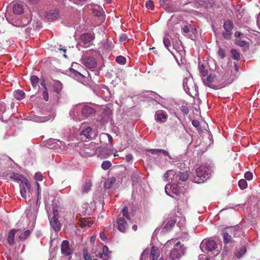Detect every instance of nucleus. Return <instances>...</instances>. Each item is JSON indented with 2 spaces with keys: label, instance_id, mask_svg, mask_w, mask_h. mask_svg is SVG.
<instances>
[{
  "label": "nucleus",
  "instance_id": "f257e3e1",
  "mask_svg": "<svg viewBox=\"0 0 260 260\" xmlns=\"http://www.w3.org/2000/svg\"><path fill=\"white\" fill-rule=\"evenodd\" d=\"M212 170L210 166H201L196 169L197 175L200 178L199 182H203L208 179Z\"/></svg>",
  "mask_w": 260,
  "mask_h": 260
},
{
  "label": "nucleus",
  "instance_id": "f03ea898",
  "mask_svg": "<svg viewBox=\"0 0 260 260\" xmlns=\"http://www.w3.org/2000/svg\"><path fill=\"white\" fill-rule=\"evenodd\" d=\"M96 153V148L94 144L90 143L85 145L80 150V154L84 157H89Z\"/></svg>",
  "mask_w": 260,
  "mask_h": 260
},
{
  "label": "nucleus",
  "instance_id": "7ed1b4c3",
  "mask_svg": "<svg viewBox=\"0 0 260 260\" xmlns=\"http://www.w3.org/2000/svg\"><path fill=\"white\" fill-rule=\"evenodd\" d=\"M80 39L85 47L90 45L92 41L95 39L94 35L90 33H84L81 35Z\"/></svg>",
  "mask_w": 260,
  "mask_h": 260
},
{
  "label": "nucleus",
  "instance_id": "20e7f679",
  "mask_svg": "<svg viewBox=\"0 0 260 260\" xmlns=\"http://www.w3.org/2000/svg\"><path fill=\"white\" fill-rule=\"evenodd\" d=\"M53 216L50 220V225L54 231L59 232L61 230V224L58 218L56 217V212L53 211Z\"/></svg>",
  "mask_w": 260,
  "mask_h": 260
},
{
  "label": "nucleus",
  "instance_id": "39448f33",
  "mask_svg": "<svg viewBox=\"0 0 260 260\" xmlns=\"http://www.w3.org/2000/svg\"><path fill=\"white\" fill-rule=\"evenodd\" d=\"M61 252L65 256H69L72 254V250L70 247L69 242L63 240L61 244Z\"/></svg>",
  "mask_w": 260,
  "mask_h": 260
},
{
  "label": "nucleus",
  "instance_id": "423d86ee",
  "mask_svg": "<svg viewBox=\"0 0 260 260\" xmlns=\"http://www.w3.org/2000/svg\"><path fill=\"white\" fill-rule=\"evenodd\" d=\"M30 183L28 180H24V182L20 184V192L23 198H26V190L30 188Z\"/></svg>",
  "mask_w": 260,
  "mask_h": 260
},
{
  "label": "nucleus",
  "instance_id": "0eeeda50",
  "mask_svg": "<svg viewBox=\"0 0 260 260\" xmlns=\"http://www.w3.org/2000/svg\"><path fill=\"white\" fill-rule=\"evenodd\" d=\"M225 232V237H226L230 234L233 238H236L240 235L241 231L235 226L228 228Z\"/></svg>",
  "mask_w": 260,
  "mask_h": 260
},
{
  "label": "nucleus",
  "instance_id": "6e6552de",
  "mask_svg": "<svg viewBox=\"0 0 260 260\" xmlns=\"http://www.w3.org/2000/svg\"><path fill=\"white\" fill-rule=\"evenodd\" d=\"M82 63L88 68H93L96 66V61L93 57H87L83 59Z\"/></svg>",
  "mask_w": 260,
  "mask_h": 260
},
{
  "label": "nucleus",
  "instance_id": "1a4fd4ad",
  "mask_svg": "<svg viewBox=\"0 0 260 260\" xmlns=\"http://www.w3.org/2000/svg\"><path fill=\"white\" fill-rule=\"evenodd\" d=\"M117 222L118 224V229L122 233L125 232L128 226L125 219L123 217H120L118 219Z\"/></svg>",
  "mask_w": 260,
  "mask_h": 260
},
{
  "label": "nucleus",
  "instance_id": "9d476101",
  "mask_svg": "<svg viewBox=\"0 0 260 260\" xmlns=\"http://www.w3.org/2000/svg\"><path fill=\"white\" fill-rule=\"evenodd\" d=\"M204 244H202L203 247H204ZM205 249L209 251H212L215 249L217 247V245L214 240H208L205 243Z\"/></svg>",
  "mask_w": 260,
  "mask_h": 260
},
{
  "label": "nucleus",
  "instance_id": "9b49d317",
  "mask_svg": "<svg viewBox=\"0 0 260 260\" xmlns=\"http://www.w3.org/2000/svg\"><path fill=\"white\" fill-rule=\"evenodd\" d=\"M206 77V79H203L205 84L210 88L216 89V86L213 84L215 76L208 75Z\"/></svg>",
  "mask_w": 260,
  "mask_h": 260
},
{
  "label": "nucleus",
  "instance_id": "f8f14e48",
  "mask_svg": "<svg viewBox=\"0 0 260 260\" xmlns=\"http://www.w3.org/2000/svg\"><path fill=\"white\" fill-rule=\"evenodd\" d=\"M160 255V251L158 247L153 246L151 247L150 258L151 260H158Z\"/></svg>",
  "mask_w": 260,
  "mask_h": 260
},
{
  "label": "nucleus",
  "instance_id": "ddd939ff",
  "mask_svg": "<svg viewBox=\"0 0 260 260\" xmlns=\"http://www.w3.org/2000/svg\"><path fill=\"white\" fill-rule=\"evenodd\" d=\"M58 11L53 10L49 11L46 14V18L49 20H54L56 19L58 16Z\"/></svg>",
  "mask_w": 260,
  "mask_h": 260
},
{
  "label": "nucleus",
  "instance_id": "4468645a",
  "mask_svg": "<svg viewBox=\"0 0 260 260\" xmlns=\"http://www.w3.org/2000/svg\"><path fill=\"white\" fill-rule=\"evenodd\" d=\"M10 179L17 181H21V183L24 182V180H27L23 175L17 173H12L10 174Z\"/></svg>",
  "mask_w": 260,
  "mask_h": 260
},
{
  "label": "nucleus",
  "instance_id": "2eb2a0df",
  "mask_svg": "<svg viewBox=\"0 0 260 260\" xmlns=\"http://www.w3.org/2000/svg\"><path fill=\"white\" fill-rule=\"evenodd\" d=\"M181 257V253L177 248H174L170 252L169 257L171 260H177Z\"/></svg>",
  "mask_w": 260,
  "mask_h": 260
},
{
  "label": "nucleus",
  "instance_id": "dca6fc26",
  "mask_svg": "<svg viewBox=\"0 0 260 260\" xmlns=\"http://www.w3.org/2000/svg\"><path fill=\"white\" fill-rule=\"evenodd\" d=\"M18 231V230L12 229L8 233V242L10 245H12L14 243L15 235Z\"/></svg>",
  "mask_w": 260,
  "mask_h": 260
},
{
  "label": "nucleus",
  "instance_id": "f3484780",
  "mask_svg": "<svg viewBox=\"0 0 260 260\" xmlns=\"http://www.w3.org/2000/svg\"><path fill=\"white\" fill-rule=\"evenodd\" d=\"M92 129L90 127H87L80 133V135L83 136L85 139H90L92 135Z\"/></svg>",
  "mask_w": 260,
  "mask_h": 260
},
{
  "label": "nucleus",
  "instance_id": "a211bd4d",
  "mask_svg": "<svg viewBox=\"0 0 260 260\" xmlns=\"http://www.w3.org/2000/svg\"><path fill=\"white\" fill-rule=\"evenodd\" d=\"M82 112L85 116H88L90 115L94 114L95 110L93 108L89 106H85L82 108Z\"/></svg>",
  "mask_w": 260,
  "mask_h": 260
},
{
  "label": "nucleus",
  "instance_id": "6ab92c4d",
  "mask_svg": "<svg viewBox=\"0 0 260 260\" xmlns=\"http://www.w3.org/2000/svg\"><path fill=\"white\" fill-rule=\"evenodd\" d=\"M92 183L90 180H86L82 188V193H87L91 188Z\"/></svg>",
  "mask_w": 260,
  "mask_h": 260
},
{
  "label": "nucleus",
  "instance_id": "aec40b11",
  "mask_svg": "<svg viewBox=\"0 0 260 260\" xmlns=\"http://www.w3.org/2000/svg\"><path fill=\"white\" fill-rule=\"evenodd\" d=\"M155 119L158 122L162 121L163 119L166 120L167 116L166 113L165 112H157L156 113Z\"/></svg>",
  "mask_w": 260,
  "mask_h": 260
},
{
  "label": "nucleus",
  "instance_id": "412c9836",
  "mask_svg": "<svg viewBox=\"0 0 260 260\" xmlns=\"http://www.w3.org/2000/svg\"><path fill=\"white\" fill-rule=\"evenodd\" d=\"M175 240L174 239H171L170 240H168L167 242L165 244V246H166V248H171L172 246L174 245L175 247H178L180 246V249L182 248V247H183V245L180 246L181 243L180 241L177 242L176 243H175Z\"/></svg>",
  "mask_w": 260,
  "mask_h": 260
},
{
  "label": "nucleus",
  "instance_id": "4be33fe9",
  "mask_svg": "<svg viewBox=\"0 0 260 260\" xmlns=\"http://www.w3.org/2000/svg\"><path fill=\"white\" fill-rule=\"evenodd\" d=\"M199 70L202 78H205L208 75V71L206 69L205 66L203 64H199Z\"/></svg>",
  "mask_w": 260,
  "mask_h": 260
},
{
  "label": "nucleus",
  "instance_id": "5701e85b",
  "mask_svg": "<svg viewBox=\"0 0 260 260\" xmlns=\"http://www.w3.org/2000/svg\"><path fill=\"white\" fill-rule=\"evenodd\" d=\"M81 227H85L87 225L90 226L92 224L91 221L86 218H81L79 219V223Z\"/></svg>",
  "mask_w": 260,
  "mask_h": 260
},
{
  "label": "nucleus",
  "instance_id": "b1692460",
  "mask_svg": "<svg viewBox=\"0 0 260 260\" xmlns=\"http://www.w3.org/2000/svg\"><path fill=\"white\" fill-rule=\"evenodd\" d=\"M13 11L15 14L19 15L23 12V9L22 5L19 4H16L13 6Z\"/></svg>",
  "mask_w": 260,
  "mask_h": 260
},
{
  "label": "nucleus",
  "instance_id": "393cba45",
  "mask_svg": "<svg viewBox=\"0 0 260 260\" xmlns=\"http://www.w3.org/2000/svg\"><path fill=\"white\" fill-rule=\"evenodd\" d=\"M30 234V230H26L24 232H19L18 233V238L20 240H24L26 239Z\"/></svg>",
  "mask_w": 260,
  "mask_h": 260
},
{
  "label": "nucleus",
  "instance_id": "a878e982",
  "mask_svg": "<svg viewBox=\"0 0 260 260\" xmlns=\"http://www.w3.org/2000/svg\"><path fill=\"white\" fill-rule=\"evenodd\" d=\"M13 95L18 100L23 99L25 95V93L21 90H15L13 92Z\"/></svg>",
  "mask_w": 260,
  "mask_h": 260
},
{
  "label": "nucleus",
  "instance_id": "bb28decb",
  "mask_svg": "<svg viewBox=\"0 0 260 260\" xmlns=\"http://www.w3.org/2000/svg\"><path fill=\"white\" fill-rule=\"evenodd\" d=\"M53 87L54 92L58 93L62 89V85L60 81L56 80L54 82Z\"/></svg>",
  "mask_w": 260,
  "mask_h": 260
},
{
  "label": "nucleus",
  "instance_id": "cd10ccee",
  "mask_svg": "<svg viewBox=\"0 0 260 260\" xmlns=\"http://www.w3.org/2000/svg\"><path fill=\"white\" fill-rule=\"evenodd\" d=\"M148 151L150 152L152 154H158L159 153H161L162 155H164L165 156L169 155V153L167 151H166L165 150H164V149H149L148 150Z\"/></svg>",
  "mask_w": 260,
  "mask_h": 260
},
{
  "label": "nucleus",
  "instance_id": "c85d7f7f",
  "mask_svg": "<svg viewBox=\"0 0 260 260\" xmlns=\"http://www.w3.org/2000/svg\"><path fill=\"white\" fill-rule=\"evenodd\" d=\"M176 223V220L171 219L169 220L166 225L165 226L164 229L166 231H170L172 227H173L175 223Z\"/></svg>",
  "mask_w": 260,
  "mask_h": 260
},
{
  "label": "nucleus",
  "instance_id": "c756f323",
  "mask_svg": "<svg viewBox=\"0 0 260 260\" xmlns=\"http://www.w3.org/2000/svg\"><path fill=\"white\" fill-rule=\"evenodd\" d=\"M223 27L225 30L232 31L234 27L233 23L231 20H226L224 22Z\"/></svg>",
  "mask_w": 260,
  "mask_h": 260
},
{
  "label": "nucleus",
  "instance_id": "7c9ffc66",
  "mask_svg": "<svg viewBox=\"0 0 260 260\" xmlns=\"http://www.w3.org/2000/svg\"><path fill=\"white\" fill-rule=\"evenodd\" d=\"M177 176L179 180L181 181H185L188 178V174L187 172H179Z\"/></svg>",
  "mask_w": 260,
  "mask_h": 260
},
{
  "label": "nucleus",
  "instance_id": "2f4dec72",
  "mask_svg": "<svg viewBox=\"0 0 260 260\" xmlns=\"http://www.w3.org/2000/svg\"><path fill=\"white\" fill-rule=\"evenodd\" d=\"M223 239L224 244H228L229 243H232L234 242L233 237H232L230 234L226 237H225V232H223Z\"/></svg>",
  "mask_w": 260,
  "mask_h": 260
},
{
  "label": "nucleus",
  "instance_id": "473e14b6",
  "mask_svg": "<svg viewBox=\"0 0 260 260\" xmlns=\"http://www.w3.org/2000/svg\"><path fill=\"white\" fill-rule=\"evenodd\" d=\"M246 249L245 247L242 246L241 248H240V249L237 251L235 255L238 258H240L246 252Z\"/></svg>",
  "mask_w": 260,
  "mask_h": 260
},
{
  "label": "nucleus",
  "instance_id": "72a5a7b5",
  "mask_svg": "<svg viewBox=\"0 0 260 260\" xmlns=\"http://www.w3.org/2000/svg\"><path fill=\"white\" fill-rule=\"evenodd\" d=\"M30 82L34 87H36L38 85L39 79L37 76L32 75L30 78Z\"/></svg>",
  "mask_w": 260,
  "mask_h": 260
},
{
  "label": "nucleus",
  "instance_id": "f704fd0d",
  "mask_svg": "<svg viewBox=\"0 0 260 260\" xmlns=\"http://www.w3.org/2000/svg\"><path fill=\"white\" fill-rule=\"evenodd\" d=\"M163 43L165 47L172 53L173 52L170 50L169 47L171 46V41L168 37H165L163 39Z\"/></svg>",
  "mask_w": 260,
  "mask_h": 260
},
{
  "label": "nucleus",
  "instance_id": "c9c22d12",
  "mask_svg": "<svg viewBox=\"0 0 260 260\" xmlns=\"http://www.w3.org/2000/svg\"><path fill=\"white\" fill-rule=\"evenodd\" d=\"M232 57L235 60H239L240 58V53L236 49H232L231 50Z\"/></svg>",
  "mask_w": 260,
  "mask_h": 260
},
{
  "label": "nucleus",
  "instance_id": "e433bc0d",
  "mask_svg": "<svg viewBox=\"0 0 260 260\" xmlns=\"http://www.w3.org/2000/svg\"><path fill=\"white\" fill-rule=\"evenodd\" d=\"M238 185L241 189H244L247 187V183L244 179H240L238 182Z\"/></svg>",
  "mask_w": 260,
  "mask_h": 260
},
{
  "label": "nucleus",
  "instance_id": "4c0bfd02",
  "mask_svg": "<svg viewBox=\"0 0 260 260\" xmlns=\"http://www.w3.org/2000/svg\"><path fill=\"white\" fill-rule=\"evenodd\" d=\"M123 216L126 218L128 220H131L130 215L128 212V209L127 207L125 206L123 207L122 210Z\"/></svg>",
  "mask_w": 260,
  "mask_h": 260
},
{
  "label": "nucleus",
  "instance_id": "58836bf2",
  "mask_svg": "<svg viewBox=\"0 0 260 260\" xmlns=\"http://www.w3.org/2000/svg\"><path fill=\"white\" fill-rule=\"evenodd\" d=\"M111 166V163L109 161H104L101 165L102 168L104 170H107L110 168Z\"/></svg>",
  "mask_w": 260,
  "mask_h": 260
},
{
  "label": "nucleus",
  "instance_id": "ea45409f",
  "mask_svg": "<svg viewBox=\"0 0 260 260\" xmlns=\"http://www.w3.org/2000/svg\"><path fill=\"white\" fill-rule=\"evenodd\" d=\"M145 6L148 9L152 10L154 8V3L151 0L147 1L146 2Z\"/></svg>",
  "mask_w": 260,
  "mask_h": 260
},
{
  "label": "nucleus",
  "instance_id": "a19ab883",
  "mask_svg": "<svg viewBox=\"0 0 260 260\" xmlns=\"http://www.w3.org/2000/svg\"><path fill=\"white\" fill-rule=\"evenodd\" d=\"M84 258L85 260H92L91 255L88 253L87 249L84 248L83 250Z\"/></svg>",
  "mask_w": 260,
  "mask_h": 260
},
{
  "label": "nucleus",
  "instance_id": "79ce46f5",
  "mask_svg": "<svg viewBox=\"0 0 260 260\" xmlns=\"http://www.w3.org/2000/svg\"><path fill=\"white\" fill-rule=\"evenodd\" d=\"M116 61L120 64H125L126 62L125 58L121 55L118 56L116 58Z\"/></svg>",
  "mask_w": 260,
  "mask_h": 260
},
{
  "label": "nucleus",
  "instance_id": "37998d69",
  "mask_svg": "<svg viewBox=\"0 0 260 260\" xmlns=\"http://www.w3.org/2000/svg\"><path fill=\"white\" fill-rule=\"evenodd\" d=\"M222 36L224 37V38L225 39L228 40V39H231V36H232L231 31L225 30V31H224L222 33Z\"/></svg>",
  "mask_w": 260,
  "mask_h": 260
},
{
  "label": "nucleus",
  "instance_id": "c03bdc74",
  "mask_svg": "<svg viewBox=\"0 0 260 260\" xmlns=\"http://www.w3.org/2000/svg\"><path fill=\"white\" fill-rule=\"evenodd\" d=\"M217 54L222 59L225 57V51L220 47H219L218 50L217 51Z\"/></svg>",
  "mask_w": 260,
  "mask_h": 260
},
{
  "label": "nucleus",
  "instance_id": "a18cd8bd",
  "mask_svg": "<svg viewBox=\"0 0 260 260\" xmlns=\"http://www.w3.org/2000/svg\"><path fill=\"white\" fill-rule=\"evenodd\" d=\"M244 177L247 180H251L253 178V174L251 172L247 171L245 173Z\"/></svg>",
  "mask_w": 260,
  "mask_h": 260
},
{
  "label": "nucleus",
  "instance_id": "49530a36",
  "mask_svg": "<svg viewBox=\"0 0 260 260\" xmlns=\"http://www.w3.org/2000/svg\"><path fill=\"white\" fill-rule=\"evenodd\" d=\"M103 253L105 256H109L110 251L108 247L107 246H104L103 247Z\"/></svg>",
  "mask_w": 260,
  "mask_h": 260
},
{
  "label": "nucleus",
  "instance_id": "de8ad7c7",
  "mask_svg": "<svg viewBox=\"0 0 260 260\" xmlns=\"http://www.w3.org/2000/svg\"><path fill=\"white\" fill-rule=\"evenodd\" d=\"M192 124L195 127L197 128V129L201 128L200 123L198 120L196 119L193 120L192 121Z\"/></svg>",
  "mask_w": 260,
  "mask_h": 260
},
{
  "label": "nucleus",
  "instance_id": "09e8293b",
  "mask_svg": "<svg viewBox=\"0 0 260 260\" xmlns=\"http://www.w3.org/2000/svg\"><path fill=\"white\" fill-rule=\"evenodd\" d=\"M43 95L44 99L45 101H48L49 100V95L47 89H44L43 91Z\"/></svg>",
  "mask_w": 260,
  "mask_h": 260
},
{
  "label": "nucleus",
  "instance_id": "8fccbe9b",
  "mask_svg": "<svg viewBox=\"0 0 260 260\" xmlns=\"http://www.w3.org/2000/svg\"><path fill=\"white\" fill-rule=\"evenodd\" d=\"M6 110V105L3 103H0V114L4 113Z\"/></svg>",
  "mask_w": 260,
  "mask_h": 260
},
{
  "label": "nucleus",
  "instance_id": "3c124183",
  "mask_svg": "<svg viewBox=\"0 0 260 260\" xmlns=\"http://www.w3.org/2000/svg\"><path fill=\"white\" fill-rule=\"evenodd\" d=\"M119 40L121 42H125L128 40V38L126 35L123 34L120 37Z\"/></svg>",
  "mask_w": 260,
  "mask_h": 260
},
{
  "label": "nucleus",
  "instance_id": "603ef678",
  "mask_svg": "<svg viewBox=\"0 0 260 260\" xmlns=\"http://www.w3.org/2000/svg\"><path fill=\"white\" fill-rule=\"evenodd\" d=\"M35 179L38 181H42L43 180V176L40 173H37L35 176Z\"/></svg>",
  "mask_w": 260,
  "mask_h": 260
},
{
  "label": "nucleus",
  "instance_id": "864d4df0",
  "mask_svg": "<svg viewBox=\"0 0 260 260\" xmlns=\"http://www.w3.org/2000/svg\"><path fill=\"white\" fill-rule=\"evenodd\" d=\"M100 237L101 240H102L103 241H107L108 239L103 232H100Z\"/></svg>",
  "mask_w": 260,
  "mask_h": 260
},
{
  "label": "nucleus",
  "instance_id": "5fc2aeb1",
  "mask_svg": "<svg viewBox=\"0 0 260 260\" xmlns=\"http://www.w3.org/2000/svg\"><path fill=\"white\" fill-rule=\"evenodd\" d=\"M30 120H34L36 122H43L45 121V120H42V118L40 117L34 116Z\"/></svg>",
  "mask_w": 260,
  "mask_h": 260
},
{
  "label": "nucleus",
  "instance_id": "6e6d98bb",
  "mask_svg": "<svg viewBox=\"0 0 260 260\" xmlns=\"http://www.w3.org/2000/svg\"><path fill=\"white\" fill-rule=\"evenodd\" d=\"M133 156L131 154H127L125 156V160L127 162H130L133 159Z\"/></svg>",
  "mask_w": 260,
  "mask_h": 260
},
{
  "label": "nucleus",
  "instance_id": "4d7b16f0",
  "mask_svg": "<svg viewBox=\"0 0 260 260\" xmlns=\"http://www.w3.org/2000/svg\"><path fill=\"white\" fill-rule=\"evenodd\" d=\"M182 30L184 34H187L189 31V29L188 26L185 25L182 28Z\"/></svg>",
  "mask_w": 260,
  "mask_h": 260
},
{
  "label": "nucleus",
  "instance_id": "13d9d810",
  "mask_svg": "<svg viewBox=\"0 0 260 260\" xmlns=\"http://www.w3.org/2000/svg\"><path fill=\"white\" fill-rule=\"evenodd\" d=\"M236 43L237 45L243 47L245 46L246 42L245 41H238Z\"/></svg>",
  "mask_w": 260,
  "mask_h": 260
},
{
  "label": "nucleus",
  "instance_id": "bf43d9fd",
  "mask_svg": "<svg viewBox=\"0 0 260 260\" xmlns=\"http://www.w3.org/2000/svg\"><path fill=\"white\" fill-rule=\"evenodd\" d=\"M40 84H41V86L44 88V90L47 89V88L46 86L45 80L44 79H42L41 80Z\"/></svg>",
  "mask_w": 260,
  "mask_h": 260
},
{
  "label": "nucleus",
  "instance_id": "052dcab7",
  "mask_svg": "<svg viewBox=\"0 0 260 260\" xmlns=\"http://www.w3.org/2000/svg\"><path fill=\"white\" fill-rule=\"evenodd\" d=\"M39 0H27V2L30 5L37 4Z\"/></svg>",
  "mask_w": 260,
  "mask_h": 260
},
{
  "label": "nucleus",
  "instance_id": "680f3d73",
  "mask_svg": "<svg viewBox=\"0 0 260 260\" xmlns=\"http://www.w3.org/2000/svg\"><path fill=\"white\" fill-rule=\"evenodd\" d=\"M103 253H99L96 255V256L99 258L98 259H108V257L107 258H103Z\"/></svg>",
  "mask_w": 260,
  "mask_h": 260
},
{
  "label": "nucleus",
  "instance_id": "e2e57ef3",
  "mask_svg": "<svg viewBox=\"0 0 260 260\" xmlns=\"http://www.w3.org/2000/svg\"><path fill=\"white\" fill-rule=\"evenodd\" d=\"M173 173H174V172L173 171H172V170L168 171L165 174V176L166 177V178H168L169 175L170 174H173Z\"/></svg>",
  "mask_w": 260,
  "mask_h": 260
},
{
  "label": "nucleus",
  "instance_id": "0e129e2a",
  "mask_svg": "<svg viewBox=\"0 0 260 260\" xmlns=\"http://www.w3.org/2000/svg\"><path fill=\"white\" fill-rule=\"evenodd\" d=\"M106 135H107V137H108L109 142L111 144H112V141H113V138H112V137L110 135L108 134H106Z\"/></svg>",
  "mask_w": 260,
  "mask_h": 260
},
{
  "label": "nucleus",
  "instance_id": "69168bd1",
  "mask_svg": "<svg viewBox=\"0 0 260 260\" xmlns=\"http://www.w3.org/2000/svg\"><path fill=\"white\" fill-rule=\"evenodd\" d=\"M242 35V33L238 31H236L235 33V36L236 38H240Z\"/></svg>",
  "mask_w": 260,
  "mask_h": 260
},
{
  "label": "nucleus",
  "instance_id": "338daca9",
  "mask_svg": "<svg viewBox=\"0 0 260 260\" xmlns=\"http://www.w3.org/2000/svg\"><path fill=\"white\" fill-rule=\"evenodd\" d=\"M36 186H37V190H38V196H39V194L40 191V185L38 182H36Z\"/></svg>",
  "mask_w": 260,
  "mask_h": 260
},
{
  "label": "nucleus",
  "instance_id": "774afa93",
  "mask_svg": "<svg viewBox=\"0 0 260 260\" xmlns=\"http://www.w3.org/2000/svg\"><path fill=\"white\" fill-rule=\"evenodd\" d=\"M139 178V176H138L137 175H134L132 176V179H133V180L136 179V180H138Z\"/></svg>",
  "mask_w": 260,
  "mask_h": 260
}]
</instances>
